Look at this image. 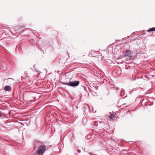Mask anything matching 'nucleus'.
I'll return each instance as SVG.
<instances>
[{
    "mask_svg": "<svg viewBox=\"0 0 155 155\" xmlns=\"http://www.w3.org/2000/svg\"><path fill=\"white\" fill-rule=\"evenodd\" d=\"M110 114V115L108 117V118L110 120H111V119H112L113 118V117L114 116V115L113 114Z\"/></svg>",
    "mask_w": 155,
    "mask_h": 155,
    "instance_id": "6",
    "label": "nucleus"
},
{
    "mask_svg": "<svg viewBox=\"0 0 155 155\" xmlns=\"http://www.w3.org/2000/svg\"><path fill=\"white\" fill-rule=\"evenodd\" d=\"M114 88L116 90H118L119 89V88L118 87H114Z\"/></svg>",
    "mask_w": 155,
    "mask_h": 155,
    "instance_id": "8",
    "label": "nucleus"
},
{
    "mask_svg": "<svg viewBox=\"0 0 155 155\" xmlns=\"http://www.w3.org/2000/svg\"><path fill=\"white\" fill-rule=\"evenodd\" d=\"M2 116V114L1 111H0V117H1Z\"/></svg>",
    "mask_w": 155,
    "mask_h": 155,
    "instance_id": "9",
    "label": "nucleus"
},
{
    "mask_svg": "<svg viewBox=\"0 0 155 155\" xmlns=\"http://www.w3.org/2000/svg\"><path fill=\"white\" fill-rule=\"evenodd\" d=\"M4 89L5 91H10L11 90V87L9 86H5L4 87Z\"/></svg>",
    "mask_w": 155,
    "mask_h": 155,
    "instance_id": "4",
    "label": "nucleus"
},
{
    "mask_svg": "<svg viewBox=\"0 0 155 155\" xmlns=\"http://www.w3.org/2000/svg\"><path fill=\"white\" fill-rule=\"evenodd\" d=\"M85 107L86 108H88L89 109V110H90V107L88 105H86L85 106Z\"/></svg>",
    "mask_w": 155,
    "mask_h": 155,
    "instance_id": "7",
    "label": "nucleus"
},
{
    "mask_svg": "<svg viewBox=\"0 0 155 155\" xmlns=\"http://www.w3.org/2000/svg\"><path fill=\"white\" fill-rule=\"evenodd\" d=\"M94 52V51H91V55H92V54H93V53Z\"/></svg>",
    "mask_w": 155,
    "mask_h": 155,
    "instance_id": "10",
    "label": "nucleus"
},
{
    "mask_svg": "<svg viewBox=\"0 0 155 155\" xmlns=\"http://www.w3.org/2000/svg\"><path fill=\"white\" fill-rule=\"evenodd\" d=\"M61 83L63 84L67 85L70 86L76 87L79 85L80 82L78 81H70L69 82H61Z\"/></svg>",
    "mask_w": 155,
    "mask_h": 155,
    "instance_id": "1",
    "label": "nucleus"
},
{
    "mask_svg": "<svg viewBox=\"0 0 155 155\" xmlns=\"http://www.w3.org/2000/svg\"><path fill=\"white\" fill-rule=\"evenodd\" d=\"M131 51H127L124 56L121 55L120 56V58H123L124 57L126 56H128V57H130L131 56Z\"/></svg>",
    "mask_w": 155,
    "mask_h": 155,
    "instance_id": "3",
    "label": "nucleus"
},
{
    "mask_svg": "<svg viewBox=\"0 0 155 155\" xmlns=\"http://www.w3.org/2000/svg\"><path fill=\"white\" fill-rule=\"evenodd\" d=\"M46 150V146L44 145H41L38 147L37 153L38 154H42Z\"/></svg>",
    "mask_w": 155,
    "mask_h": 155,
    "instance_id": "2",
    "label": "nucleus"
},
{
    "mask_svg": "<svg viewBox=\"0 0 155 155\" xmlns=\"http://www.w3.org/2000/svg\"><path fill=\"white\" fill-rule=\"evenodd\" d=\"M78 152L79 153L80 152V150H78Z\"/></svg>",
    "mask_w": 155,
    "mask_h": 155,
    "instance_id": "11",
    "label": "nucleus"
},
{
    "mask_svg": "<svg viewBox=\"0 0 155 155\" xmlns=\"http://www.w3.org/2000/svg\"><path fill=\"white\" fill-rule=\"evenodd\" d=\"M148 32H150L153 31H155V28H150L148 30H147Z\"/></svg>",
    "mask_w": 155,
    "mask_h": 155,
    "instance_id": "5",
    "label": "nucleus"
}]
</instances>
